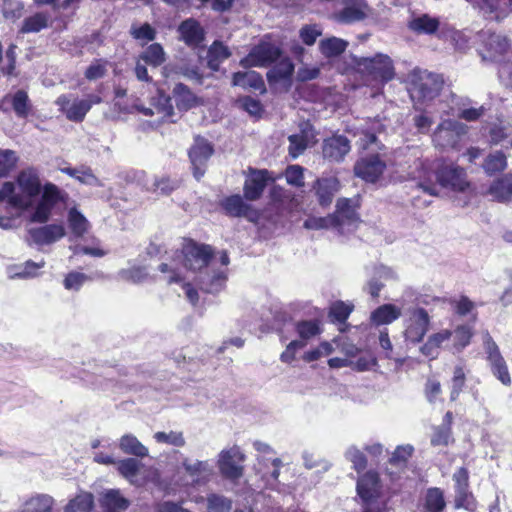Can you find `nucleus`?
<instances>
[{
	"label": "nucleus",
	"instance_id": "1",
	"mask_svg": "<svg viewBox=\"0 0 512 512\" xmlns=\"http://www.w3.org/2000/svg\"><path fill=\"white\" fill-rule=\"evenodd\" d=\"M60 199V190L51 183L42 186L36 170L25 169L16 182H5L0 190V201H7L13 208L29 212L31 222L48 221L53 206Z\"/></svg>",
	"mask_w": 512,
	"mask_h": 512
},
{
	"label": "nucleus",
	"instance_id": "2",
	"mask_svg": "<svg viewBox=\"0 0 512 512\" xmlns=\"http://www.w3.org/2000/svg\"><path fill=\"white\" fill-rule=\"evenodd\" d=\"M213 257L212 248L209 245L198 244L194 241H187L183 244L179 261L173 259L170 263H162L159 271L163 273L164 280L168 284L181 283L185 280L182 275L179 262L187 271L199 273L196 278L201 288L208 293H218L222 290L226 282L224 271H212L208 273Z\"/></svg>",
	"mask_w": 512,
	"mask_h": 512
},
{
	"label": "nucleus",
	"instance_id": "3",
	"mask_svg": "<svg viewBox=\"0 0 512 512\" xmlns=\"http://www.w3.org/2000/svg\"><path fill=\"white\" fill-rule=\"evenodd\" d=\"M419 187L429 195H438V185L454 191H464L468 186L466 172L457 166H443L439 163H420L418 175Z\"/></svg>",
	"mask_w": 512,
	"mask_h": 512
},
{
	"label": "nucleus",
	"instance_id": "4",
	"mask_svg": "<svg viewBox=\"0 0 512 512\" xmlns=\"http://www.w3.org/2000/svg\"><path fill=\"white\" fill-rule=\"evenodd\" d=\"M442 79L428 71L417 70L412 74L410 95L416 103H428L435 99L441 89Z\"/></svg>",
	"mask_w": 512,
	"mask_h": 512
},
{
	"label": "nucleus",
	"instance_id": "5",
	"mask_svg": "<svg viewBox=\"0 0 512 512\" xmlns=\"http://www.w3.org/2000/svg\"><path fill=\"white\" fill-rule=\"evenodd\" d=\"M354 64L363 76L379 82H387L395 74L392 60L385 54L355 58Z\"/></svg>",
	"mask_w": 512,
	"mask_h": 512
},
{
	"label": "nucleus",
	"instance_id": "6",
	"mask_svg": "<svg viewBox=\"0 0 512 512\" xmlns=\"http://www.w3.org/2000/svg\"><path fill=\"white\" fill-rule=\"evenodd\" d=\"M468 132L467 125L453 119H443L432 134V142L442 150L457 149L462 137Z\"/></svg>",
	"mask_w": 512,
	"mask_h": 512
},
{
	"label": "nucleus",
	"instance_id": "7",
	"mask_svg": "<svg viewBox=\"0 0 512 512\" xmlns=\"http://www.w3.org/2000/svg\"><path fill=\"white\" fill-rule=\"evenodd\" d=\"M246 456L238 446H232L220 451L217 457V467L222 478L231 482L240 480L245 472Z\"/></svg>",
	"mask_w": 512,
	"mask_h": 512
},
{
	"label": "nucleus",
	"instance_id": "8",
	"mask_svg": "<svg viewBox=\"0 0 512 512\" xmlns=\"http://www.w3.org/2000/svg\"><path fill=\"white\" fill-rule=\"evenodd\" d=\"M117 471L131 485L142 487L148 482L156 483L159 475L156 469L146 467L140 461L134 458H125L118 460Z\"/></svg>",
	"mask_w": 512,
	"mask_h": 512
},
{
	"label": "nucleus",
	"instance_id": "9",
	"mask_svg": "<svg viewBox=\"0 0 512 512\" xmlns=\"http://www.w3.org/2000/svg\"><path fill=\"white\" fill-rule=\"evenodd\" d=\"M483 346L492 374L503 385L510 386L512 380L507 363L502 356L498 345L488 332H486L483 336Z\"/></svg>",
	"mask_w": 512,
	"mask_h": 512
},
{
	"label": "nucleus",
	"instance_id": "10",
	"mask_svg": "<svg viewBox=\"0 0 512 512\" xmlns=\"http://www.w3.org/2000/svg\"><path fill=\"white\" fill-rule=\"evenodd\" d=\"M430 317L423 308H415L408 311L404 320V337L412 343L420 342L428 331Z\"/></svg>",
	"mask_w": 512,
	"mask_h": 512
},
{
	"label": "nucleus",
	"instance_id": "11",
	"mask_svg": "<svg viewBox=\"0 0 512 512\" xmlns=\"http://www.w3.org/2000/svg\"><path fill=\"white\" fill-rule=\"evenodd\" d=\"M331 217H335V229L341 234L354 231L359 222L356 205L353 200L349 198H340L337 200L336 211L331 214Z\"/></svg>",
	"mask_w": 512,
	"mask_h": 512
},
{
	"label": "nucleus",
	"instance_id": "12",
	"mask_svg": "<svg viewBox=\"0 0 512 512\" xmlns=\"http://www.w3.org/2000/svg\"><path fill=\"white\" fill-rule=\"evenodd\" d=\"M386 162L380 154L361 157L354 165V173L365 182L375 183L384 173Z\"/></svg>",
	"mask_w": 512,
	"mask_h": 512
},
{
	"label": "nucleus",
	"instance_id": "13",
	"mask_svg": "<svg viewBox=\"0 0 512 512\" xmlns=\"http://www.w3.org/2000/svg\"><path fill=\"white\" fill-rule=\"evenodd\" d=\"M183 471L194 485L205 484L214 474L213 465L208 460H198L191 457H183L179 466V472Z\"/></svg>",
	"mask_w": 512,
	"mask_h": 512
},
{
	"label": "nucleus",
	"instance_id": "14",
	"mask_svg": "<svg viewBox=\"0 0 512 512\" xmlns=\"http://www.w3.org/2000/svg\"><path fill=\"white\" fill-rule=\"evenodd\" d=\"M481 40L483 43L481 55L484 60L500 61L510 51V41L504 35L483 32Z\"/></svg>",
	"mask_w": 512,
	"mask_h": 512
},
{
	"label": "nucleus",
	"instance_id": "15",
	"mask_svg": "<svg viewBox=\"0 0 512 512\" xmlns=\"http://www.w3.org/2000/svg\"><path fill=\"white\" fill-rule=\"evenodd\" d=\"M281 55L279 47L271 43H260L255 46L250 53L240 61V65L249 67L267 66L278 59Z\"/></svg>",
	"mask_w": 512,
	"mask_h": 512
},
{
	"label": "nucleus",
	"instance_id": "16",
	"mask_svg": "<svg viewBox=\"0 0 512 512\" xmlns=\"http://www.w3.org/2000/svg\"><path fill=\"white\" fill-rule=\"evenodd\" d=\"M134 109L147 117L157 116L159 121H173L174 108L171 99L163 93H158L152 97L148 106L136 104Z\"/></svg>",
	"mask_w": 512,
	"mask_h": 512
},
{
	"label": "nucleus",
	"instance_id": "17",
	"mask_svg": "<svg viewBox=\"0 0 512 512\" xmlns=\"http://www.w3.org/2000/svg\"><path fill=\"white\" fill-rule=\"evenodd\" d=\"M357 493L362 504L380 503V481L377 472L368 471L357 481Z\"/></svg>",
	"mask_w": 512,
	"mask_h": 512
},
{
	"label": "nucleus",
	"instance_id": "18",
	"mask_svg": "<svg viewBox=\"0 0 512 512\" xmlns=\"http://www.w3.org/2000/svg\"><path fill=\"white\" fill-rule=\"evenodd\" d=\"M212 154V145L207 140L201 137L195 138V142L189 151L195 178L200 179L204 175L203 167Z\"/></svg>",
	"mask_w": 512,
	"mask_h": 512
},
{
	"label": "nucleus",
	"instance_id": "19",
	"mask_svg": "<svg viewBox=\"0 0 512 512\" xmlns=\"http://www.w3.org/2000/svg\"><path fill=\"white\" fill-rule=\"evenodd\" d=\"M100 512H126L131 501L124 496L120 489H105L98 497Z\"/></svg>",
	"mask_w": 512,
	"mask_h": 512
},
{
	"label": "nucleus",
	"instance_id": "20",
	"mask_svg": "<svg viewBox=\"0 0 512 512\" xmlns=\"http://www.w3.org/2000/svg\"><path fill=\"white\" fill-rule=\"evenodd\" d=\"M453 480L455 482V504L457 508H465L472 510L474 508V498L469 492V475L468 471L461 467L453 474Z\"/></svg>",
	"mask_w": 512,
	"mask_h": 512
},
{
	"label": "nucleus",
	"instance_id": "21",
	"mask_svg": "<svg viewBox=\"0 0 512 512\" xmlns=\"http://www.w3.org/2000/svg\"><path fill=\"white\" fill-rule=\"evenodd\" d=\"M350 149V141L342 135H336L323 142L322 153L325 159L340 162L350 152Z\"/></svg>",
	"mask_w": 512,
	"mask_h": 512
},
{
	"label": "nucleus",
	"instance_id": "22",
	"mask_svg": "<svg viewBox=\"0 0 512 512\" xmlns=\"http://www.w3.org/2000/svg\"><path fill=\"white\" fill-rule=\"evenodd\" d=\"M343 4L344 8L334 15L335 20L339 23L350 24L364 20L370 12L366 1Z\"/></svg>",
	"mask_w": 512,
	"mask_h": 512
},
{
	"label": "nucleus",
	"instance_id": "23",
	"mask_svg": "<svg viewBox=\"0 0 512 512\" xmlns=\"http://www.w3.org/2000/svg\"><path fill=\"white\" fill-rule=\"evenodd\" d=\"M269 180L267 170L252 171L244 184V196L250 201L257 200L263 193Z\"/></svg>",
	"mask_w": 512,
	"mask_h": 512
},
{
	"label": "nucleus",
	"instance_id": "24",
	"mask_svg": "<svg viewBox=\"0 0 512 512\" xmlns=\"http://www.w3.org/2000/svg\"><path fill=\"white\" fill-rule=\"evenodd\" d=\"M56 104L60 106L61 111L71 121H82L89 111V103L83 99H75L73 102L66 95L58 97Z\"/></svg>",
	"mask_w": 512,
	"mask_h": 512
},
{
	"label": "nucleus",
	"instance_id": "25",
	"mask_svg": "<svg viewBox=\"0 0 512 512\" xmlns=\"http://www.w3.org/2000/svg\"><path fill=\"white\" fill-rule=\"evenodd\" d=\"M383 127L379 119L366 121L358 128L359 140L357 141V145L363 150L370 149L373 145L381 149L377 143L376 134L382 132Z\"/></svg>",
	"mask_w": 512,
	"mask_h": 512
},
{
	"label": "nucleus",
	"instance_id": "26",
	"mask_svg": "<svg viewBox=\"0 0 512 512\" xmlns=\"http://www.w3.org/2000/svg\"><path fill=\"white\" fill-rule=\"evenodd\" d=\"M315 134L309 124H305L299 133L292 134L288 137L289 140V154L292 158H297L314 141Z\"/></svg>",
	"mask_w": 512,
	"mask_h": 512
},
{
	"label": "nucleus",
	"instance_id": "27",
	"mask_svg": "<svg viewBox=\"0 0 512 512\" xmlns=\"http://www.w3.org/2000/svg\"><path fill=\"white\" fill-rule=\"evenodd\" d=\"M29 234L36 244L45 245L60 240L65 235V229L61 224H50L31 229Z\"/></svg>",
	"mask_w": 512,
	"mask_h": 512
},
{
	"label": "nucleus",
	"instance_id": "28",
	"mask_svg": "<svg viewBox=\"0 0 512 512\" xmlns=\"http://www.w3.org/2000/svg\"><path fill=\"white\" fill-rule=\"evenodd\" d=\"M55 499L45 493H36L28 497L18 512H53Z\"/></svg>",
	"mask_w": 512,
	"mask_h": 512
},
{
	"label": "nucleus",
	"instance_id": "29",
	"mask_svg": "<svg viewBox=\"0 0 512 512\" xmlns=\"http://www.w3.org/2000/svg\"><path fill=\"white\" fill-rule=\"evenodd\" d=\"M319 204L328 206L331 204L335 193L340 189V182L336 177L318 179L314 185Z\"/></svg>",
	"mask_w": 512,
	"mask_h": 512
},
{
	"label": "nucleus",
	"instance_id": "30",
	"mask_svg": "<svg viewBox=\"0 0 512 512\" xmlns=\"http://www.w3.org/2000/svg\"><path fill=\"white\" fill-rule=\"evenodd\" d=\"M181 39L192 47H197L204 40V31L194 19H187L181 23L178 29Z\"/></svg>",
	"mask_w": 512,
	"mask_h": 512
},
{
	"label": "nucleus",
	"instance_id": "31",
	"mask_svg": "<svg viewBox=\"0 0 512 512\" xmlns=\"http://www.w3.org/2000/svg\"><path fill=\"white\" fill-rule=\"evenodd\" d=\"M9 102L19 118H26L31 110V104L27 93L23 90H18L13 95H6L1 103L0 109L6 111L4 104Z\"/></svg>",
	"mask_w": 512,
	"mask_h": 512
},
{
	"label": "nucleus",
	"instance_id": "32",
	"mask_svg": "<svg viewBox=\"0 0 512 512\" xmlns=\"http://www.w3.org/2000/svg\"><path fill=\"white\" fill-rule=\"evenodd\" d=\"M172 96L177 108L181 111H187L200 103V99L182 83L175 85Z\"/></svg>",
	"mask_w": 512,
	"mask_h": 512
},
{
	"label": "nucleus",
	"instance_id": "33",
	"mask_svg": "<svg viewBox=\"0 0 512 512\" xmlns=\"http://www.w3.org/2000/svg\"><path fill=\"white\" fill-rule=\"evenodd\" d=\"M487 194L497 201L512 199V174H506L495 180L487 190Z\"/></svg>",
	"mask_w": 512,
	"mask_h": 512
},
{
	"label": "nucleus",
	"instance_id": "34",
	"mask_svg": "<svg viewBox=\"0 0 512 512\" xmlns=\"http://www.w3.org/2000/svg\"><path fill=\"white\" fill-rule=\"evenodd\" d=\"M401 315L400 307L393 304H383L371 313L370 319L374 325H387L400 318Z\"/></svg>",
	"mask_w": 512,
	"mask_h": 512
},
{
	"label": "nucleus",
	"instance_id": "35",
	"mask_svg": "<svg viewBox=\"0 0 512 512\" xmlns=\"http://www.w3.org/2000/svg\"><path fill=\"white\" fill-rule=\"evenodd\" d=\"M51 22V15L48 12H37L26 17L20 28L21 33H38L47 28Z\"/></svg>",
	"mask_w": 512,
	"mask_h": 512
},
{
	"label": "nucleus",
	"instance_id": "36",
	"mask_svg": "<svg viewBox=\"0 0 512 512\" xmlns=\"http://www.w3.org/2000/svg\"><path fill=\"white\" fill-rule=\"evenodd\" d=\"M232 83L234 86L252 88L263 92L264 81L261 75L255 71L236 72L233 74Z\"/></svg>",
	"mask_w": 512,
	"mask_h": 512
},
{
	"label": "nucleus",
	"instance_id": "37",
	"mask_svg": "<svg viewBox=\"0 0 512 512\" xmlns=\"http://www.w3.org/2000/svg\"><path fill=\"white\" fill-rule=\"evenodd\" d=\"M294 71V65L289 58H282L272 69L267 72L270 84L280 81L289 82Z\"/></svg>",
	"mask_w": 512,
	"mask_h": 512
},
{
	"label": "nucleus",
	"instance_id": "38",
	"mask_svg": "<svg viewBox=\"0 0 512 512\" xmlns=\"http://www.w3.org/2000/svg\"><path fill=\"white\" fill-rule=\"evenodd\" d=\"M486 17L499 20L507 11L501 0H470Z\"/></svg>",
	"mask_w": 512,
	"mask_h": 512
},
{
	"label": "nucleus",
	"instance_id": "39",
	"mask_svg": "<svg viewBox=\"0 0 512 512\" xmlns=\"http://www.w3.org/2000/svg\"><path fill=\"white\" fill-rule=\"evenodd\" d=\"M119 448L123 453L136 457L143 458L148 455V448L132 434H125L119 439Z\"/></svg>",
	"mask_w": 512,
	"mask_h": 512
},
{
	"label": "nucleus",
	"instance_id": "40",
	"mask_svg": "<svg viewBox=\"0 0 512 512\" xmlns=\"http://www.w3.org/2000/svg\"><path fill=\"white\" fill-rule=\"evenodd\" d=\"M439 27V20L435 17H431L428 14H423L414 17L409 22V28L414 32L420 34H432L437 31Z\"/></svg>",
	"mask_w": 512,
	"mask_h": 512
},
{
	"label": "nucleus",
	"instance_id": "41",
	"mask_svg": "<svg viewBox=\"0 0 512 512\" xmlns=\"http://www.w3.org/2000/svg\"><path fill=\"white\" fill-rule=\"evenodd\" d=\"M230 55L229 49L216 41L207 51V65L211 70L217 71L220 63L229 58Z\"/></svg>",
	"mask_w": 512,
	"mask_h": 512
},
{
	"label": "nucleus",
	"instance_id": "42",
	"mask_svg": "<svg viewBox=\"0 0 512 512\" xmlns=\"http://www.w3.org/2000/svg\"><path fill=\"white\" fill-rule=\"evenodd\" d=\"M140 60L152 67H158L166 61V54L159 43L148 46L140 55Z\"/></svg>",
	"mask_w": 512,
	"mask_h": 512
},
{
	"label": "nucleus",
	"instance_id": "43",
	"mask_svg": "<svg viewBox=\"0 0 512 512\" xmlns=\"http://www.w3.org/2000/svg\"><path fill=\"white\" fill-rule=\"evenodd\" d=\"M348 47V42L338 37H329L319 43L321 53L326 57H334L343 53Z\"/></svg>",
	"mask_w": 512,
	"mask_h": 512
},
{
	"label": "nucleus",
	"instance_id": "44",
	"mask_svg": "<svg viewBox=\"0 0 512 512\" xmlns=\"http://www.w3.org/2000/svg\"><path fill=\"white\" fill-rule=\"evenodd\" d=\"M489 138V142L492 145H498L507 141L512 148V125L503 122L494 124L489 130Z\"/></svg>",
	"mask_w": 512,
	"mask_h": 512
},
{
	"label": "nucleus",
	"instance_id": "45",
	"mask_svg": "<svg viewBox=\"0 0 512 512\" xmlns=\"http://www.w3.org/2000/svg\"><path fill=\"white\" fill-rule=\"evenodd\" d=\"M225 211L230 216L242 217L248 216L250 206L246 204L242 197L239 195H233L226 198L222 203Z\"/></svg>",
	"mask_w": 512,
	"mask_h": 512
},
{
	"label": "nucleus",
	"instance_id": "46",
	"mask_svg": "<svg viewBox=\"0 0 512 512\" xmlns=\"http://www.w3.org/2000/svg\"><path fill=\"white\" fill-rule=\"evenodd\" d=\"M446 503L439 488H429L424 497V507L427 512H442Z\"/></svg>",
	"mask_w": 512,
	"mask_h": 512
},
{
	"label": "nucleus",
	"instance_id": "47",
	"mask_svg": "<svg viewBox=\"0 0 512 512\" xmlns=\"http://www.w3.org/2000/svg\"><path fill=\"white\" fill-rule=\"evenodd\" d=\"M482 167L489 175L501 172L507 167V157L502 151L492 152L485 158Z\"/></svg>",
	"mask_w": 512,
	"mask_h": 512
},
{
	"label": "nucleus",
	"instance_id": "48",
	"mask_svg": "<svg viewBox=\"0 0 512 512\" xmlns=\"http://www.w3.org/2000/svg\"><path fill=\"white\" fill-rule=\"evenodd\" d=\"M65 507L73 512H92L94 496L89 492H81L72 498Z\"/></svg>",
	"mask_w": 512,
	"mask_h": 512
},
{
	"label": "nucleus",
	"instance_id": "49",
	"mask_svg": "<svg viewBox=\"0 0 512 512\" xmlns=\"http://www.w3.org/2000/svg\"><path fill=\"white\" fill-rule=\"evenodd\" d=\"M44 266V262L35 263L32 261H27L22 266H11L8 268L9 278H33L37 276V270Z\"/></svg>",
	"mask_w": 512,
	"mask_h": 512
},
{
	"label": "nucleus",
	"instance_id": "50",
	"mask_svg": "<svg viewBox=\"0 0 512 512\" xmlns=\"http://www.w3.org/2000/svg\"><path fill=\"white\" fill-rule=\"evenodd\" d=\"M206 512H229L232 500L224 495L209 493L206 498Z\"/></svg>",
	"mask_w": 512,
	"mask_h": 512
},
{
	"label": "nucleus",
	"instance_id": "51",
	"mask_svg": "<svg viewBox=\"0 0 512 512\" xmlns=\"http://www.w3.org/2000/svg\"><path fill=\"white\" fill-rule=\"evenodd\" d=\"M68 222L72 233L77 237L83 236L89 229L88 220L75 208L70 209Z\"/></svg>",
	"mask_w": 512,
	"mask_h": 512
},
{
	"label": "nucleus",
	"instance_id": "52",
	"mask_svg": "<svg viewBox=\"0 0 512 512\" xmlns=\"http://www.w3.org/2000/svg\"><path fill=\"white\" fill-rule=\"evenodd\" d=\"M473 336L472 327L468 325L458 326L454 332H452L453 346L457 351H461L469 343Z\"/></svg>",
	"mask_w": 512,
	"mask_h": 512
},
{
	"label": "nucleus",
	"instance_id": "53",
	"mask_svg": "<svg viewBox=\"0 0 512 512\" xmlns=\"http://www.w3.org/2000/svg\"><path fill=\"white\" fill-rule=\"evenodd\" d=\"M24 4L19 0H2V15L7 20L15 21L22 16Z\"/></svg>",
	"mask_w": 512,
	"mask_h": 512
},
{
	"label": "nucleus",
	"instance_id": "54",
	"mask_svg": "<svg viewBox=\"0 0 512 512\" xmlns=\"http://www.w3.org/2000/svg\"><path fill=\"white\" fill-rule=\"evenodd\" d=\"M345 458L352 463L353 469L358 473L362 472L367 466V459L364 453L356 446H350L345 451Z\"/></svg>",
	"mask_w": 512,
	"mask_h": 512
},
{
	"label": "nucleus",
	"instance_id": "55",
	"mask_svg": "<svg viewBox=\"0 0 512 512\" xmlns=\"http://www.w3.org/2000/svg\"><path fill=\"white\" fill-rule=\"evenodd\" d=\"M89 280L90 277L85 273L72 271L65 276L63 280V285L66 290L79 291L81 287Z\"/></svg>",
	"mask_w": 512,
	"mask_h": 512
},
{
	"label": "nucleus",
	"instance_id": "56",
	"mask_svg": "<svg viewBox=\"0 0 512 512\" xmlns=\"http://www.w3.org/2000/svg\"><path fill=\"white\" fill-rule=\"evenodd\" d=\"M353 310V305L342 301L333 303L330 307L329 316L337 322H345Z\"/></svg>",
	"mask_w": 512,
	"mask_h": 512
},
{
	"label": "nucleus",
	"instance_id": "57",
	"mask_svg": "<svg viewBox=\"0 0 512 512\" xmlns=\"http://www.w3.org/2000/svg\"><path fill=\"white\" fill-rule=\"evenodd\" d=\"M414 447L410 444L400 445L396 447L389 459L390 464L396 466H405L408 459L412 456Z\"/></svg>",
	"mask_w": 512,
	"mask_h": 512
},
{
	"label": "nucleus",
	"instance_id": "58",
	"mask_svg": "<svg viewBox=\"0 0 512 512\" xmlns=\"http://www.w3.org/2000/svg\"><path fill=\"white\" fill-rule=\"evenodd\" d=\"M296 330L303 340H308L318 334H320V323L318 321H302L297 323Z\"/></svg>",
	"mask_w": 512,
	"mask_h": 512
},
{
	"label": "nucleus",
	"instance_id": "59",
	"mask_svg": "<svg viewBox=\"0 0 512 512\" xmlns=\"http://www.w3.org/2000/svg\"><path fill=\"white\" fill-rule=\"evenodd\" d=\"M154 439L158 443H165L177 447H182L185 445V439L183 437L182 432L177 431L156 432L154 434Z\"/></svg>",
	"mask_w": 512,
	"mask_h": 512
},
{
	"label": "nucleus",
	"instance_id": "60",
	"mask_svg": "<svg viewBox=\"0 0 512 512\" xmlns=\"http://www.w3.org/2000/svg\"><path fill=\"white\" fill-rule=\"evenodd\" d=\"M335 217L331 215L325 217H309L304 222V227L309 230L335 228Z\"/></svg>",
	"mask_w": 512,
	"mask_h": 512
},
{
	"label": "nucleus",
	"instance_id": "61",
	"mask_svg": "<svg viewBox=\"0 0 512 512\" xmlns=\"http://www.w3.org/2000/svg\"><path fill=\"white\" fill-rule=\"evenodd\" d=\"M465 383V373L462 367H456L453 372V377L451 380V392H450V399L451 401H455L464 386Z\"/></svg>",
	"mask_w": 512,
	"mask_h": 512
},
{
	"label": "nucleus",
	"instance_id": "62",
	"mask_svg": "<svg viewBox=\"0 0 512 512\" xmlns=\"http://www.w3.org/2000/svg\"><path fill=\"white\" fill-rule=\"evenodd\" d=\"M285 178L288 184L302 187L304 185V169L299 165H290L285 170Z\"/></svg>",
	"mask_w": 512,
	"mask_h": 512
},
{
	"label": "nucleus",
	"instance_id": "63",
	"mask_svg": "<svg viewBox=\"0 0 512 512\" xmlns=\"http://www.w3.org/2000/svg\"><path fill=\"white\" fill-rule=\"evenodd\" d=\"M376 365L375 357L369 352H360L356 360L352 359L351 368L356 371H367Z\"/></svg>",
	"mask_w": 512,
	"mask_h": 512
},
{
	"label": "nucleus",
	"instance_id": "64",
	"mask_svg": "<svg viewBox=\"0 0 512 512\" xmlns=\"http://www.w3.org/2000/svg\"><path fill=\"white\" fill-rule=\"evenodd\" d=\"M154 512H191L182 502L163 501L154 506Z\"/></svg>",
	"mask_w": 512,
	"mask_h": 512
}]
</instances>
